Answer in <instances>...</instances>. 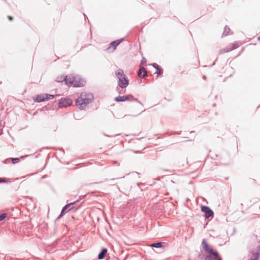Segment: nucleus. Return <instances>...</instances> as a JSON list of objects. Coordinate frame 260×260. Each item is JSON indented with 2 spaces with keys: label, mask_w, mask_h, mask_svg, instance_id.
Wrapping results in <instances>:
<instances>
[{
  "label": "nucleus",
  "mask_w": 260,
  "mask_h": 260,
  "mask_svg": "<svg viewBox=\"0 0 260 260\" xmlns=\"http://www.w3.org/2000/svg\"><path fill=\"white\" fill-rule=\"evenodd\" d=\"M230 31V28H228V27L226 28V27H225V28H224V30L223 34H224L225 36H226V35H228V34L229 33Z\"/></svg>",
  "instance_id": "6ab92c4d"
},
{
  "label": "nucleus",
  "mask_w": 260,
  "mask_h": 260,
  "mask_svg": "<svg viewBox=\"0 0 260 260\" xmlns=\"http://www.w3.org/2000/svg\"><path fill=\"white\" fill-rule=\"evenodd\" d=\"M151 246L158 248L162 247V244L161 243H153L152 244H151Z\"/></svg>",
  "instance_id": "f3484780"
},
{
  "label": "nucleus",
  "mask_w": 260,
  "mask_h": 260,
  "mask_svg": "<svg viewBox=\"0 0 260 260\" xmlns=\"http://www.w3.org/2000/svg\"><path fill=\"white\" fill-rule=\"evenodd\" d=\"M72 104V101L69 98L61 99L58 103L59 106L61 108L70 106Z\"/></svg>",
  "instance_id": "39448f33"
},
{
  "label": "nucleus",
  "mask_w": 260,
  "mask_h": 260,
  "mask_svg": "<svg viewBox=\"0 0 260 260\" xmlns=\"http://www.w3.org/2000/svg\"><path fill=\"white\" fill-rule=\"evenodd\" d=\"M146 61V60L145 59H143L141 62V64L145 63Z\"/></svg>",
  "instance_id": "b1692460"
},
{
  "label": "nucleus",
  "mask_w": 260,
  "mask_h": 260,
  "mask_svg": "<svg viewBox=\"0 0 260 260\" xmlns=\"http://www.w3.org/2000/svg\"><path fill=\"white\" fill-rule=\"evenodd\" d=\"M93 99L92 93L87 92H83L81 95L77 99L76 104L81 109H84L87 104L91 102Z\"/></svg>",
  "instance_id": "f03ea898"
},
{
  "label": "nucleus",
  "mask_w": 260,
  "mask_h": 260,
  "mask_svg": "<svg viewBox=\"0 0 260 260\" xmlns=\"http://www.w3.org/2000/svg\"><path fill=\"white\" fill-rule=\"evenodd\" d=\"M153 67L156 69V71L155 72V74H157L158 75H161L162 74V70L159 68L158 64L154 63L153 64Z\"/></svg>",
  "instance_id": "dca6fc26"
},
{
  "label": "nucleus",
  "mask_w": 260,
  "mask_h": 260,
  "mask_svg": "<svg viewBox=\"0 0 260 260\" xmlns=\"http://www.w3.org/2000/svg\"><path fill=\"white\" fill-rule=\"evenodd\" d=\"M202 245L204 249L209 254H213V253H217L216 251L214 250L208 244L205 240H203L202 242Z\"/></svg>",
  "instance_id": "423d86ee"
},
{
  "label": "nucleus",
  "mask_w": 260,
  "mask_h": 260,
  "mask_svg": "<svg viewBox=\"0 0 260 260\" xmlns=\"http://www.w3.org/2000/svg\"><path fill=\"white\" fill-rule=\"evenodd\" d=\"M6 180L2 179V178H0V183H2V182H6Z\"/></svg>",
  "instance_id": "5701e85b"
},
{
  "label": "nucleus",
  "mask_w": 260,
  "mask_h": 260,
  "mask_svg": "<svg viewBox=\"0 0 260 260\" xmlns=\"http://www.w3.org/2000/svg\"><path fill=\"white\" fill-rule=\"evenodd\" d=\"M75 202L71 203L70 204L66 205L62 209L61 211V213L60 214V216H61L64 212H66V211L67 209H68L69 207H70L71 206L75 204Z\"/></svg>",
  "instance_id": "4468645a"
},
{
  "label": "nucleus",
  "mask_w": 260,
  "mask_h": 260,
  "mask_svg": "<svg viewBox=\"0 0 260 260\" xmlns=\"http://www.w3.org/2000/svg\"><path fill=\"white\" fill-rule=\"evenodd\" d=\"M107 252L108 251L106 249H103L98 255V258L99 259H103L105 257Z\"/></svg>",
  "instance_id": "ddd939ff"
},
{
  "label": "nucleus",
  "mask_w": 260,
  "mask_h": 260,
  "mask_svg": "<svg viewBox=\"0 0 260 260\" xmlns=\"http://www.w3.org/2000/svg\"><path fill=\"white\" fill-rule=\"evenodd\" d=\"M138 76L140 78H143L147 76L146 69L144 67H140L138 72Z\"/></svg>",
  "instance_id": "1a4fd4ad"
},
{
  "label": "nucleus",
  "mask_w": 260,
  "mask_h": 260,
  "mask_svg": "<svg viewBox=\"0 0 260 260\" xmlns=\"http://www.w3.org/2000/svg\"><path fill=\"white\" fill-rule=\"evenodd\" d=\"M8 18L10 21H12L13 20V18L11 16H8Z\"/></svg>",
  "instance_id": "4be33fe9"
},
{
  "label": "nucleus",
  "mask_w": 260,
  "mask_h": 260,
  "mask_svg": "<svg viewBox=\"0 0 260 260\" xmlns=\"http://www.w3.org/2000/svg\"><path fill=\"white\" fill-rule=\"evenodd\" d=\"M133 98L132 95H126V96H118L115 98V101L118 102H124L126 101L131 100Z\"/></svg>",
  "instance_id": "6e6552de"
},
{
  "label": "nucleus",
  "mask_w": 260,
  "mask_h": 260,
  "mask_svg": "<svg viewBox=\"0 0 260 260\" xmlns=\"http://www.w3.org/2000/svg\"><path fill=\"white\" fill-rule=\"evenodd\" d=\"M62 78L65 79L66 78H64V77H61V78H59V79L56 80V81L57 82H61V81H63V80H62ZM64 80L65 81V80H64Z\"/></svg>",
  "instance_id": "412c9836"
},
{
  "label": "nucleus",
  "mask_w": 260,
  "mask_h": 260,
  "mask_svg": "<svg viewBox=\"0 0 260 260\" xmlns=\"http://www.w3.org/2000/svg\"><path fill=\"white\" fill-rule=\"evenodd\" d=\"M12 161L13 164H15L19 161V159L18 158H13L12 159Z\"/></svg>",
  "instance_id": "aec40b11"
},
{
  "label": "nucleus",
  "mask_w": 260,
  "mask_h": 260,
  "mask_svg": "<svg viewBox=\"0 0 260 260\" xmlns=\"http://www.w3.org/2000/svg\"><path fill=\"white\" fill-rule=\"evenodd\" d=\"M119 79L118 85L122 88H126L128 84V80L124 75L122 70H119L115 73Z\"/></svg>",
  "instance_id": "7ed1b4c3"
},
{
  "label": "nucleus",
  "mask_w": 260,
  "mask_h": 260,
  "mask_svg": "<svg viewBox=\"0 0 260 260\" xmlns=\"http://www.w3.org/2000/svg\"><path fill=\"white\" fill-rule=\"evenodd\" d=\"M122 40H118L111 42L110 44L109 49H112L113 50H115L116 47L121 42Z\"/></svg>",
  "instance_id": "9b49d317"
},
{
  "label": "nucleus",
  "mask_w": 260,
  "mask_h": 260,
  "mask_svg": "<svg viewBox=\"0 0 260 260\" xmlns=\"http://www.w3.org/2000/svg\"><path fill=\"white\" fill-rule=\"evenodd\" d=\"M64 80V78H62ZM66 83L68 86L75 87H82L85 85L86 81L79 75L70 74L66 77L64 79Z\"/></svg>",
  "instance_id": "f257e3e1"
},
{
  "label": "nucleus",
  "mask_w": 260,
  "mask_h": 260,
  "mask_svg": "<svg viewBox=\"0 0 260 260\" xmlns=\"http://www.w3.org/2000/svg\"><path fill=\"white\" fill-rule=\"evenodd\" d=\"M201 210L205 214L206 218H208L213 215V211L207 206H202Z\"/></svg>",
  "instance_id": "0eeeda50"
},
{
  "label": "nucleus",
  "mask_w": 260,
  "mask_h": 260,
  "mask_svg": "<svg viewBox=\"0 0 260 260\" xmlns=\"http://www.w3.org/2000/svg\"><path fill=\"white\" fill-rule=\"evenodd\" d=\"M205 260H221L217 253H213V254H209L206 256Z\"/></svg>",
  "instance_id": "9d476101"
},
{
  "label": "nucleus",
  "mask_w": 260,
  "mask_h": 260,
  "mask_svg": "<svg viewBox=\"0 0 260 260\" xmlns=\"http://www.w3.org/2000/svg\"><path fill=\"white\" fill-rule=\"evenodd\" d=\"M7 216L6 213H3L0 215V221L4 220Z\"/></svg>",
  "instance_id": "a211bd4d"
},
{
  "label": "nucleus",
  "mask_w": 260,
  "mask_h": 260,
  "mask_svg": "<svg viewBox=\"0 0 260 260\" xmlns=\"http://www.w3.org/2000/svg\"><path fill=\"white\" fill-rule=\"evenodd\" d=\"M55 95L53 94L42 93L38 94L34 98V101L36 102L41 103L53 99Z\"/></svg>",
  "instance_id": "20e7f679"
},
{
  "label": "nucleus",
  "mask_w": 260,
  "mask_h": 260,
  "mask_svg": "<svg viewBox=\"0 0 260 260\" xmlns=\"http://www.w3.org/2000/svg\"><path fill=\"white\" fill-rule=\"evenodd\" d=\"M240 45L237 42H235L233 44L232 46L230 47L229 48L227 49L226 50L225 49L222 50L223 52H227L230 51H232L235 49L239 47Z\"/></svg>",
  "instance_id": "f8f14e48"
},
{
  "label": "nucleus",
  "mask_w": 260,
  "mask_h": 260,
  "mask_svg": "<svg viewBox=\"0 0 260 260\" xmlns=\"http://www.w3.org/2000/svg\"><path fill=\"white\" fill-rule=\"evenodd\" d=\"M260 256V254L258 252H255L253 253L250 258V260H258Z\"/></svg>",
  "instance_id": "2eb2a0df"
}]
</instances>
